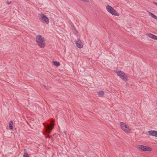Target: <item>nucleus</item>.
<instances>
[{"label":"nucleus","mask_w":157,"mask_h":157,"mask_svg":"<svg viewBox=\"0 0 157 157\" xmlns=\"http://www.w3.org/2000/svg\"><path fill=\"white\" fill-rule=\"evenodd\" d=\"M36 41L38 45L41 48H44L45 45L44 38L40 35H37L36 38Z\"/></svg>","instance_id":"f257e3e1"},{"label":"nucleus","mask_w":157,"mask_h":157,"mask_svg":"<svg viewBox=\"0 0 157 157\" xmlns=\"http://www.w3.org/2000/svg\"><path fill=\"white\" fill-rule=\"evenodd\" d=\"M54 124L53 123H51L50 125L47 124L45 126L46 128V132L48 134V135L46 137V138H50L51 136L49 134L51 133L52 130L54 128Z\"/></svg>","instance_id":"f03ea898"},{"label":"nucleus","mask_w":157,"mask_h":157,"mask_svg":"<svg viewBox=\"0 0 157 157\" xmlns=\"http://www.w3.org/2000/svg\"><path fill=\"white\" fill-rule=\"evenodd\" d=\"M106 9L109 13L115 16H119V14L112 7L109 5L106 6Z\"/></svg>","instance_id":"7ed1b4c3"},{"label":"nucleus","mask_w":157,"mask_h":157,"mask_svg":"<svg viewBox=\"0 0 157 157\" xmlns=\"http://www.w3.org/2000/svg\"><path fill=\"white\" fill-rule=\"evenodd\" d=\"M39 19L42 22L48 24L49 23V19L42 13L40 14Z\"/></svg>","instance_id":"20e7f679"},{"label":"nucleus","mask_w":157,"mask_h":157,"mask_svg":"<svg viewBox=\"0 0 157 157\" xmlns=\"http://www.w3.org/2000/svg\"><path fill=\"white\" fill-rule=\"evenodd\" d=\"M137 148L138 149H140L144 151H152V149L150 147L143 145H138L137 146Z\"/></svg>","instance_id":"39448f33"},{"label":"nucleus","mask_w":157,"mask_h":157,"mask_svg":"<svg viewBox=\"0 0 157 157\" xmlns=\"http://www.w3.org/2000/svg\"><path fill=\"white\" fill-rule=\"evenodd\" d=\"M120 125L121 129L125 132H130V130L129 127L124 122H121L120 123Z\"/></svg>","instance_id":"423d86ee"},{"label":"nucleus","mask_w":157,"mask_h":157,"mask_svg":"<svg viewBox=\"0 0 157 157\" xmlns=\"http://www.w3.org/2000/svg\"><path fill=\"white\" fill-rule=\"evenodd\" d=\"M116 73L122 80L126 81L128 80L127 76L122 71H117Z\"/></svg>","instance_id":"0eeeda50"},{"label":"nucleus","mask_w":157,"mask_h":157,"mask_svg":"<svg viewBox=\"0 0 157 157\" xmlns=\"http://www.w3.org/2000/svg\"><path fill=\"white\" fill-rule=\"evenodd\" d=\"M75 42L76 44V47L78 48H83V44L80 39H78V40H75Z\"/></svg>","instance_id":"6e6552de"},{"label":"nucleus","mask_w":157,"mask_h":157,"mask_svg":"<svg viewBox=\"0 0 157 157\" xmlns=\"http://www.w3.org/2000/svg\"><path fill=\"white\" fill-rule=\"evenodd\" d=\"M150 135L153 136H155L157 137V131L155 130H150L148 132Z\"/></svg>","instance_id":"1a4fd4ad"},{"label":"nucleus","mask_w":157,"mask_h":157,"mask_svg":"<svg viewBox=\"0 0 157 157\" xmlns=\"http://www.w3.org/2000/svg\"><path fill=\"white\" fill-rule=\"evenodd\" d=\"M147 35L150 38L157 40V36L151 33H148L147 34Z\"/></svg>","instance_id":"9d476101"},{"label":"nucleus","mask_w":157,"mask_h":157,"mask_svg":"<svg viewBox=\"0 0 157 157\" xmlns=\"http://www.w3.org/2000/svg\"><path fill=\"white\" fill-rule=\"evenodd\" d=\"M23 157H29L28 152H27V150L26 149H24V153L23 155Z\"/></svg>","instance_id":"9b49d317"},{"label":"nucleus","mask_w":157,"mask_h":157,"mask_svg":"<svg viewBox=\"0 0 157 157\" xmlns=\"http://www.w3.org/2000/svg\"><path fill=\"white\" fill-rule=\"evenodd\" d=\"M98 95H99V96L101 97L103 96L104 95V92L102 90H100L98 92Z\"/></svg>","instance_id":"f8f14e48"},{"label":"nucleus","mask_w":157,"mask_h":157,"mask_svg":"<svg viewBox=\"0 0 157 157\" xmlns=\"http://www.w3.org/2000/svg\"><path fill=\"white\" fill-rule=\"evenodd\" d=\"M13 122L12 121H11L9 122V127H10V129H12L13 128Z\"/></svg>","instance_id":"ddd939ff"},{"label":"nucleus","mask_w":157,"mask_h":157,"mask_svg":"<svg viewBox=\"0 0 157 157\" xmlns=\"http://www.w3.org/2000/svg\"><path fill=\"white\" fill-rule=\"evenodd\" d=\"M53 64L54 65L58 67L60 65V63L59 62L55 61H53Z\"/></svg>","instance_id":"4468645a"},{"label":"nucleus","mask_w":157,"mask_h":157,"mask_svg":"<svg viewBox=\"0 0 157 157\" xmlns=\"http://www.w3.org/2000/svg\"><path fill=\"white\" fill-rule=\"evenodd\" d=\"M149 13H150V14L151 15V17L155 19L156 20H157V17L155 15H154V14H153V13H151V12H149Z\"/></svg>","instance_id":"2eb2a0df"},{"label":"nucleus","mask_w":157,"mask_h":157,"mask_svg":"<svg viewBox=\"0 0 157 157\" xmlns=\"http://www.w3.org/2000/svg\"><path fill=\"white\" fill-rule=\"evenodd\" d=\"M63 133H64V135H63V136H65V137H66L67 136V134H66V133H67V132H66V131H63Z\"/></svg>","instance_id":"dca6fc26"},{"label":"nucleus","mask_w":157,"mask_h":157,"mask_svg":"<svg viewBox=\"0 0 157 157\" xmlns=\"http://www.w3.org/2000/svg\"><path fill=\"white\" fill-rule=\"evenodd\" d=\"M72 29L74 30L75 29V27L73 25H72Z\"/></svg>","instance_id":"f3484780"},{"label":"nucleus","mask_w":157,"mask_h":157,"mask_svg":"<svg viewBox=\"0 0 157 157\" xmlns=\"http://www.w3.org/2000/svg\"><path fill=\"white\" fill-rule=\"evenodd\" d=\"M7 3L8 4H10L11 3V2L10 1H7Z\"/></svg>","instance_id":"a211bd4d"},{"label":"nucleus","mask_w":157,"mask_h":157,"mask_svg":"<svg viewBox=\"0 0 157 157\" xmlns=\"http://www.w3.org/2000/svg\"><path fill=\"white\" fill-rule=\"evenodd\" d=\"M153 3L155 5H156V6H157V3L154 2V1H153Z\"/></svg>","instance_id":"6ab92c4d"},{"label":"nucleus","mask_w":157,"mask_h":157,"mask_svg":"<svg viewBox=\"0 0 157 157\" xmlns=\"http://www.w3.org/2000/svg\"><path fill=\"white\" fill-rule=\"evenodd\" d=\"M44 87L46 86L45 85H44Z\"/></svg>","instance_id":"aec40b11"}]
</instances>
